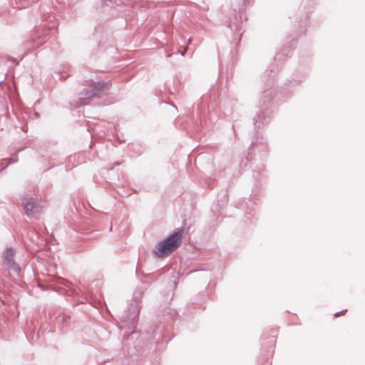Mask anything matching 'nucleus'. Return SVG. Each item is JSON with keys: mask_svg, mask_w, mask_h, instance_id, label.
<instances>
[{"mask_svg": "<svg viewBox=\"0 0 365 365\" xmlns=\"http://www.w3.org/2000/svg\"><path fill=\"white\" fill-rule=\"evenodd\" d=\"M23 205L28 215H33L38 210V207L32 197H25L23 199Z\"/></svg>", "mask_w": 365, "mask_h": 365, "instance_id": "7ed1b4c3", "label": "nucleus"}, {"mask_svg": "<svg viewBox=\"0 0 365 365\" xmlns=\"http://www.w3.org/2000/svg\"><path fill=\"white\" fill-rule=\"evenodd\" d=\"M14 251L12 249H7L4 254V262L10 268L16 269V264L14 261Z\"/></svg>", "mask_w": 365, "mask_h": 365, "instance_id": "20e7f679", "label": "nucleus"}, {"mask_svg": "<svg viewBox=\"0 0 365 365\" xmlns=\"http://www.w3.org/2000/svg\"><path fill=\"white\" fill-rule=\"evenodd\" d=\"M108 83L98 82L93 86V88L85 89L81 93V98L83 100H89L95 96H98L101 91L103 89H108Z\"/></svg>", "mask_w": 365, "mask_h": 365, "instance_id": "f03ea898", "label": "nucleus"}, {"mask_svg": "<svg viewBox=\"0 0 365 365\" xmlns=\"http://www.w3.org/2000/svg\"><path fill=\"white\" fill-rule=\"evenodd\" d=\"M339 314H335V317H339Z\"/></svg>", "mask_w": 365, "mask_h": 365, "instance_id": "39448f33", "label": "nucleus"}, {"mask_svg": "<svg viewBox=\"0 0 365 365\" xmlns=\"http://www.w3.org/2000/svg\"><path fill=\"white\" fill-rule=\"evenodd\" d=\"M181 240V231L173 233L165 240L158 244L155 250V255L160 258L168 257L180 246Z\"/></svg>", "mask_w": 365, "mask_h": 365, "instance_id": "f257e3e1", "label": "nucleus"}]
</instances>
